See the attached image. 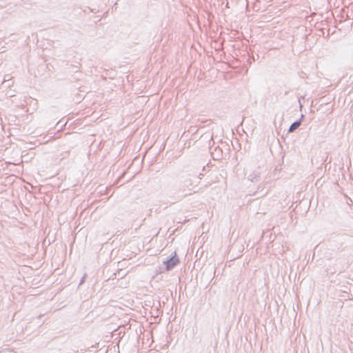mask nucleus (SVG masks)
Here are the masks:
<instances>
[{
  "instance_id": "nucleus-1",
  "label": "nucleus",
  "mask_w": 353,
  "mask_h": 353,
  "mask_svg": "<svg viewBox=\"0 0 353 353\" xmlns=\"http://www.w3.org/2000/svg\"><path fill=\"white\" fill-rule=\"evenodd\" d=\"M179 180L183 187H185L188 189L189 191H191L192 188H196V183L199 181V178L196 174L183 172L180 175Z\"/></svg>"
},
{
  "instance_id": "nucleus-2",
  "label": "nucleus",
  "mask_w": 353,
  "mask_h": 353,
  "mask_svg": "<svg viewBox=\"0 0 353 353\" xmlns=\"http://www.w3.org/2000/svg\"><path fill=\"white\" fill-rule=\"evenodd\" d=\"M179 262V259L176 257V254L169 260L165 262L166 265V270H170L173 268L175 265H176Z\"/></svg>"
},
{
  "instance_id": "nucleus-3",
  "label": "nucleus",
  "mask_w": 353,
  "mask_h": 353,
  "mask_svg": "<svg viewBox=\"0 0 353 353\" xmlns=\"http://www.w3.org/2000/svg\"><path fill=\"white\" fill-rule=\"evenodd\" d=\"M303 117H304V115L301 114V118H300L299 120L293 122L290 125V128L288 129V132L289 133L294 132L296 129H298L300 127V125L301 124L302 119H303Z\"/></svg>"
},
{
  "instance_id": "nucleus-4",
  "label": "nucleus",
  "mask_w": 353,
  "mask_h": 353,
  "mask_svg": "<svg viewBox=\"0 0 353 353\" xmlns=\"http://www.w3.org/2000/svg\"><path fill=\"white\" fill-rule=\"evenodd\" d=\"M248 179L252 182H259L261 180L260 173L257 171H254L248 174Z\"/></svg>"
},
{
  "instance_id": "nucleus-5",
  "label": "nucleus",
  "mask_w": 353,
  "mask_h": 353,
  "mask_svg": "<svg viewBox=\"0 0 353 353\" xmlns=\"http://www.w3.org/2000/svg\"><path fill=\"white\" fill-rule=\"evenodd\" d=\"M188 194H191V192H190V193H185V194H184V196H187V195H188Z\"/></svg>"
}]
</instances>
